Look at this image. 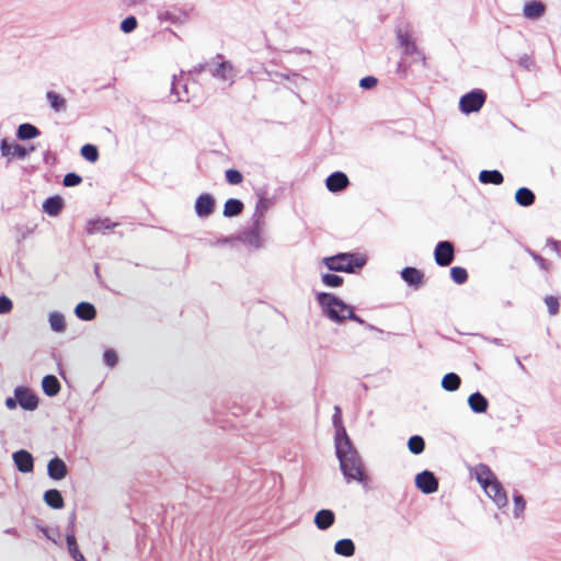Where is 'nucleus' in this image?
<instances>
[{"label": "nucleus", "mask_w": 561, "mask_h": 561, "mask_svg": "<svg viewBox=\"0 0 561 561\" xmlns=\"http://www.w3.org/2000/svg\"><path fill=\"white\" fill-rule=\"evenodd\" d=\"M468 404L474 413H484L489 408L488 400L480 392L470 394L468 398Z\"/></svg>", "instance_id": "obj_20"}, {"label": "nucleus", "mask_w": 561, "mask_h": 561, "mask_svg": "<svg viewBox=\"0 0 561 561\" xmlns=\"http://www.w3.org/2000/svg\"><path fill=\"white\" fill-rule=\"evenodd\" d=\"M14 396L19 405L26 411H34L38 407L37 396L28 388L16 387L14 389Z\"/></svg>", "instance_id": "obj_9"}, {"label": "nucleus", "mask_w": 561, "mask_h": 561, "mask_svg": "<svg viewBox=\"0 0 561 561\" xmlns=\"http://www.w3.org/2000/svg\"><path fill=\"white\" fill-rule=\"evenodd\" d=\"M333 425L335 427V437H334V444L342 443L344 440H351L345 427L342 423V416H341V409L339 407L334 408V414H333Z\"/></svg>", "instance_id": "obj_19"}, {"label": "nucleus", "mask_w": 561, "mask_h": 561, "mask_svg": "<svg viewBox=\"0 0 561 561\" xmlns=\"http://www.w3.org/2000/svg\"><path fill=\"white\" fill-rule=\"evenodd\" d=\"M260 207H261V208H264V207H265V202H264V199H260V202L257 203V205H256V209H259Z\"/></svg>", "instance_id": "obj_54"}, {"label": "nucleus", "mask_w": 561, "mask_h": 561, "mask_svg": "<svg viewBox=\"0 0 561 561\" xmlns=\"http://www.w3.org/2000/svg\"><path fill=\"white\" fill-rule=\"evenodd\" d=\"M401 277L409 285L419 287L423 282V274L414 267H405L401 272Z\"/></svg>", "instance_id": "obj_22"}, {"label": "nucleus", "mask_w": 561, "mask_h": 561, "mask_svg": "<svg viewBox=\"0 0 561 561\" xmlns=\"http://www.w3.org/2000/svg\"><path fill=\"white\" fill-rule=\"evenodd\" d=\"M41 530L48 540H51L54 543H58L60 535L57 530H50L46 527L41 528Z\"/></svg>", "instance_id": "obj_47"}, {"label": "nucleus", "mask_w": 561, "mask_h": 561, "mask_svg": "<svg viewBox=\"0 0 561 561\" xmlns=\"http://www.w3.org/2000/svg\"><path fill=\"white\" fill-rule=\"evenodd\" d=\"M450 276L456 284H463L468 278V273L463 267L455 266L450 270Z\"/></svg>", "instance_id": "obj_40"}, {"label": "nucleus", "mask_w": 561, "mask_h": 561, "mask_svg": "<svg viewBox=\"0 0 561 561\" xmlns=\"http://www.w3.org/2000/svg\"><path fill=\"white\" fill-rule=\"evenodd\" d=\"M317 302L322 313L333 322L340 323L346 319H351L360 324L364 323V321L354 313L352 306L345 304L331 293L317 294Z\"/></svg>", "instance_id": "obj_3"}, {"label": "nucleus", "mask_w": 561, "mask_h": 561, "mask_svg": "<svg viewBox=\"0 0 561 561\" xmlns=\"http://www.w3.org/2000/svg\"><path fill=\"white\" fill-rule=\"evenodd\" d=\"M207 70L214 78L231 85L237 76V71L230 61L224 60L222 56L218 55L207 65Z\"/></svg>", "instance_id": "obj_5"}, {"label": "nucleus", "mask_w": 561, "mask_h": 561, "mask_svg": "<svg viewBox=\"0 0 561 561\" xmlns=\"http://www.w3.org/2000/svg\"><path fill=\"white\" fill-rule=\"evenodd\" d=\"M545 304L549 310V313L551 316H554L558 313L559 311V300L558 298L553 297V296H547L545 298Z\"/></svg>", "instance_id": "obj_43"}, {"label": "nucleus", "mask_w": 561, "mask_h": 561, "mask_svg": "<svg viewBox=\"0 0 561 561\" xmlns=\"http://www.w3.org/2000/svg\"><path fill=\"white\" fill-rule=\"evenodd\" d=\"M13 461L19 471L28 473L33 470V456L26 450H19L12 455Z\"/></svg>", "instance_id": "obj_14"}, {"label": "nucleus", "mask_w": 561, "mask_h": 561, "mask_svg": "<svg viewBox=\"0 0 561 561\" xmlns=\"http://www.w3.org/2000/svg\"><path fill=\"white\" fill-rule=\"evenodd\" d=\"M547 245L559 257H561V242L549 239Z\"/></svg>", "instance_id": "obj_50"}, {"label": "nucleus", "mask_w": 561, "mask_h": 561, "mask_svg": "<svg viewBox=\"0 0 561 561\" xmlns=\"http://www.w3.org/2000/svg\"><path fill=\"white\" fill-rule=\"evenodd\" d=\"M313 522L320 530H325L334 524L335 515L331 510H320L316 513Z\"/></svg>", "instance_id": "obj_18"}, {"label": "nucleus", "mask_w": 561, "mask_h": 561, "mask_svg": "<svg viewBox=\"0 0 561 561\" xmlns=\"http://www.w3.org/2000/svg\"><path fill=\"white\" fill-rule=\"evenodd\" d=\"M75 313L78 318L89 321L95 317V308L89 302H80L75 309Z\"/></svg>", "instance_id": "obj_28"}, {"label": "nucleus", "mask_w": 561, "mask_h": 561, "mask_svg": "<svg viewBox=\"0 0 561 561\" xmlns=\"http://www.w3.org/2000/svg\"><path fill=\"white\" fill-rule=\"evenodd\" d=\"M243 209V204L241 201L236 198H230L225 203L224 206V216L225 217H233L239 215Z\"/></svg>", "instance_id": "obj_33"}, {"label": "nucleus", "mask_w": 561, "mask_h": 561, "mask_svg": "<svg viewBox=\"0 0 561 561\" xmlns=\"http://www.w3.org/2000/svg\"><path fill=\"white\" fill-rule=\"evenodd\" d=\"M226 179L230 184L237 185L242 182L243 176L238 170L230 169L226 171Z\"/></svg>", "instance_id": "obj_42"}, {"label": "nucleus", "mask_w": 561, "mask_h": 561, "mask_svg": "<svg viewBox=\"0 0 561 561\" xmlns=\"http://www.w3.org/2000/svg\"><path fill=\"white\" fill-rule=\"evenodd\" d=\"M44 502L55 510H60L65 505L61 493L56 489L48 490L44 493Z\"/></svg>", "instance_id": "obj_21"}, {"label": "nucleus", "mask_w": 561, "mask_h": 561, "mask_svg": "<svg viewBox=\"0 0 561 561\" xmlns=\"http://www.w3.org/2000/svg\"><path fill=\"white\" fill-rule=\"evenodd\" d=\"M43 391L49 396H56L60 390V383L58 379L53 375H47L42 380Z\"/></svg>", "instance_id": "obj_25"}, {"label": "nucleus", "mask_w": 561, "mask_h": 561, "mask_svg": "<svg viewBox=\"0 0 561 561\" xmlns=\"http://www.w3.org/2000/svg\"><path fill=\"white\" fill-rule=\"evenodd\" d=\"M158 19L161 22H169L173 24L184 23L187 20V13L178 9H168L158 13Z\"/></svg>", "instance_id": "obj_17"}, {"label": "nucleus", "mask_w": 561, "mask_h": 561, "mask_svg": "<svg viewBox=\"0 0 561 561\" xmlns=\"http://www.w3.org/2000/svg\"><path fill=\"white\" fill-rule=\"evenodd\" d=\"M46 99H47L50 107L55 112H65L67 110V101L62 95H60L54 91H48L46 93Z\"/></svg>", "instance_id": "obj_24"}, {"label": "nucleus", "mask_w": 561, "mask_h": 561, "mask_svg": "<svg viewBox=\"0 0 561 561\" xmlns=\"http://www.w3.org/2000/svg\"><path fill=\"white\" fill-rule=\"evenodd\" d=\"M48 322L54 332L62 333L66 330V320L62 313L58 311L48 314Z\"/></svg>", "instance_id": "obj_31"}, {"label": "nucleus", "mask_w": 561, "mask_h": 561, "mask_svg": "<svg viewBox=\"0 0 561 561\" xmlns=\"http://www.w3.org/2000/svg\"><path fill=\"white\" fill-rule=\"evenodd\" d=\"M138 22L135 16L125 18L119 25L123 33L128 34L137 28Z\"/></svg>", "instance_id": "obj_41"}, {"label": "nucleus", "mask_w": 561, "mask_h": 561, "mask_svg": "<svg viewBox=\"0 0 561 561\" xmlns=\"http://www.w3.org/2000/svg\"><path fill=\"white\" fill-rule=\"evenodd\" d=\"M397 38L399 41L403 54L414 57V60L421 61L422 65L425 64V57L419 50L413 39L412 32L408 26L398 28Z\"/></svg>", "instance_id": "obj_6"}, {"label": "nucleus", "mask_w": 561, "mask_h": 561, "mask_svg": "<svg viewBox=\"0 0 561 561\" xmlns=\"http://www.w3.org/2000/svg\"><path fill=\"white\" fill-rule=\"evenodd\" d=\"M81 156L89 162H95L99 159L98 148L93 145H84L81 148Z\"/></svg>", "instance_id": "obj_39"}, {"label": "nucleus", "mask_w": 561, "mask_h": 561, "mask_svg": "<svg viewBox=\"0 0 561 561\" xmlns=\"http://www.w3.org/2000/svg\"><path fill=\"white\" fill-rule=\"evenodd\" d=\"M348 183V178L343 172H334L325 181L327 188L333 193L341 192Z\"/></svg>", "instance_id": "obj_15"}, {"label": "nucleus", "mask_w": 561, "mask_h": 561, "mask_svg": "<svg viewBox=\"0 0 561 561\" xmlns=\"http://www.w3.org/2000/svg\"><path fill=\"white\" fill-rule=\"evenodd\" d=\"M215 208V199L208 194L199 195L195 202V213L199 218L208 217L213 214Z\"/></svg>", "instance_id": "obj_12"}, {"label": "nucleus", "mask_w": 561, "mask_h": 561, "mask_svg": "<svg viewBox=\"0 0 561 561\" xmlns=\"http://www.w3.org/2000/svg\"><path fill=\"white\" fill-rule=\"evenodd\" d=\"M479 180H480V182H482L484 184L500 185L503 183L504 179H503L502 173L499 172L497 170H492V171L484 170V171L480 172Z\"/></svg>", "instance_id": "obj_30"}, {"label": "nucleus", "mask_w": 561, "mask_h": 561, "mask_svg": "<svg viewBox=\"0 0 561 561\" xmlns=\"http://www.w3.org/2000/svg\"><path fill=\"white\" fill-rule=\"evenodd\" d=\"M335 445L336 457L340 462V469L347 483L356 481L363 485L366 484L367 474L365 472L363 460L353 446L351 440L340 442Z\"/></svg>", "instance_id": "obj_1"}, {"label": "nucleus", "mask_w": 561, "mask_h": 561, "mask_svg": "<svg viewBox=\"0 0 561 561\" xmlns=\"http://www.w3.org/2000/svg\"><path fill=\"white\" fill-rule=\"evenodd\" d=\"M47 473L49 478L54 480H61L67 476L68 469L65 461L56 457L49 460L47 465Z\"/></svg>", "instance_id": "obj_16"}, {"label": "nucleus", "mask_w": 561, "mask_h": 561, "mask_svg": "<svg viewBox=\"0 0 561 561\" xmlns=\"http://www.w3.org/2000/svg\"><path fill=\"white\" fill-rule=\"evenodd\" d=\"M81 181H82V179L78 174L68 173L65 175L62 183L65 186L70 187V186H76V185L80 184Z\"/></svg>", "instance_id": "obj_46"}, {"label": "nucleus", "mask_w": 561, "mask_h": 561, "mask_svg": "<svg viewBox=\"0 0 561 561\" xmlns=\"http://www.w3.org/2000/svg\"><path fill=\"white\" fill-rule=\"evenodd\" d=\"M41 131L38 128L32 124L24 123L21 124L16 129V137L20 140H30L38 137Z\"/></svg>", "instance_id": "obj_23"}, {"label": "nucleus", "mask_w": 561, "mask_h": 561, "mask_svg": "<svg viewBox=\"0 0 561 561\" xmlns=\"http://www.w3.org/2000/svg\"><path fill=\"white\" fill-rule=\"evenodd\" d=\"M321 280L327 287H341L343 285V278L335 274L323 273L321 274Z\"/></svg>", "instance_id": "obj_36"}, {"label": "nucleus", "mask_w": 561, "mask_h": 561, "mask_svg": "<svg viewBox=\"0 0 561 561\" xmlns=\"http://www.w3.org/2000/svg\"><path fill=\"white\" fill-rule=\"evenodd\" d=\"M366 262L367 259L364 254L347 252L325 256L321 260V264L329 271L344 273H355L357 270L362 268Z\"/></svg>", "instance_id": "obj_4"}, {"label": "nucleus", "mask_w": 561, "mask_h": 561, "mask_svg": "<svg viewBox=\"0 0 561 561\" xmlns=\"http://www.w3.org/2000/svg\"><path fill=\"white\" fill-rule=\"evenodd\" d=\"M103 359L108 367H114L117 364L118 356L114 350L110 348L104 352Z\"/></svg>", "instance_id": "obj_45"}, {"label": "nucleus", "mask_w": 561, "mask_h": 561, "mask_svg": "<svg viewBox=\"0 0 561 561\" xmlns=\"http://www.w3.org/2000/svg\"><path fill=\"white\" fill-rule=\"evenodd\" d=\"M415 485L425 494H431L437 491L438 481L431 471H423L415 477Z\"/></svg>", "instance_id": "obj_10"}, {"label": "nucleus", "mask_w": 561, "mask_h": 561, "mask_svg": "<svg viewBox=\"0 0 561 561\" xmlns=\"http://www.w3.org/2000/svg\"><path fill=\"white\" fill-rule=\"evenodd\" d=\"M34 149V146L27 149L18 142H9L7 139H2L0 142L1 156L7 158L9 161H11L12 159L23 160Z\"/></svg>", "instance_id": "obj_8"}, {"label": "nucleus", "mask_w": 561, "mask_h": 561, "mask_svg": "<svg viewBox=\"0 0 561 561\" xmlns=\"http://www.w3.org/2000/svg\"><path fill=\"white\" fill-rule=\"evenodd\" d=\"M173 81H175V76L173 77ZM172 92L178 94V92L175 91V82H172Z\"/></svg>", "instance_id": "obj_56"}, {"label": "nucleus", "mask_w": 561, "mask_h": 561, "mask_svg": "<svg viewBox=\"0 0 561 561\" xmlns=\"http://www.w3.org/2000/svg\"><path fill=\"white\" fill-rule=\"evenodd\" d=\"M515 201L518 205L527 207L535 202V195L530 190L522 187L516 191Z\"/></svg>", "instance_id": "obj_32"}, {"label": "nucleus", "mask_w": 561, "mask_h": 561, "mask_svg": "<svg viewBox=\"0 0 561 561\" xmlns=\"http://www.w3.org/2000/svg\"><path fill=\"white\" fill-rule=\"evenodd\" d=\"M546 13V4L539 0H530L523 5V15L527 20H538Z\"/></svg>", "instance_id": "obj_13"}, {"label": "nucleus", "mask_w": 561, "mask_h": 561, "mask_svg": "<svg viewBox=\"0 0 561 561\" xmlns=\"http://www.w3.org/2000/svg\"><path fill=\"white\" fill-rule=\"evenodd\" d=\"M103 228H108V226H107V225H105V221H101V220H99V221H91V222H89V225H88V231H89L90 233H93V232L100 231V230H102Z\"/></svg>", "instance_id": "obj_48"}, {"label": "nucleus", "mask_w": 561, "mask_h": 561, "mask_svg": "<svg viewBox=\"0 0 561 561\" xmlns=\"http://www.w3.org/2000/svg\"><path fill=\"white\" fill-rule=\"evenodd\" d=\"M128 4H137L140 0H124Z\"/></svg>", "instance_id": "obj_55"}, {"label": "nucleus", "mask_w": 561, "mask_h": 561, "mask_svg": "<svg viewBox=\"0 0 561 561\" xmlns=\"http://www.w3.org/2000/svg\"><path fill=\"white\" fill-rule=\"evenodd\" d=\"M4 404L9 410H14L18 407L19 402L15 397L14 398L9 397L5 399Z\"/></svg>", "instance_id": "obj_52"}, {"label": "nucleus", "mask_w": 561, "mask_h": 561, "mask_svg": "<svg viewBox=\"0 0 561 561\" xmlns=\"http://www.w3.org/2000/svg\"><path fill=\"white\" fill-rule=\"evenodd\" d=\"M408 447L412 454L419 455L424 450V447H425L424 439L417 435L412 436V437H410V439L408 442Z\"/></svg>", "instance_id": "obj_37"}, {"label": "nucleus", "mask_w": 561, "mask_h": 561, "mask_svg": "<svg viewBox=\"0 0 561 561\" xmlns=\"http://www.w3.org/2000/svg\"><path fill=\"white\" fill-rule=\"evenodd\" d=\"M245 240H247V242H248L251 247H253V248H255V249H260V248H262V247H263V242H264V241H263V238H262V236H261V233H260V231H259V229H253V230H251V231L247 234Z\"/></svg>", "instance_id": "obj_38"}, {"label": "nucleus", "mask_w": 561, "mask_h": 561, "mask_svg": "<svg viewBox=\"0 0 561 561\" xmlns=\"http://www.w3.org/2000/svg\"><path fill=\"white\" fill-rule=\"evenodd\" d=\"M334 552L343 557H352L355 553V545L351 539H340L334 545Z\"/></svg>", "instance_id": "obj_26"}, {"label": "nucleus", "mask_w": 561, "mask_h": 561, "mask_svg": "<svg viewBox=\"0 0 561 561\" xmlns=\"http://www.w3.org/2000/svg\"><path fill=\"white\" fill-rule=\"evenodd\" d=\"M435 262L440 266L449 265L454 260V247L449 241H440L434 251Z\"/></svg>", "instance_id": "obj_11"}, {"label": "nucleus", "mask_w": 561, "mask_h": 561, "mask_svg": "<svg viewBox=\"0 0 561 561\" xmlns=\"http://www.w3.org/2000/svg\"><path fill=\"white\" fill-rule=\"evenodd\" d=\"M486 99L482 90H473L460 98L459 108L465 114L478 112L484 104Z\"/></svg>", "instance_id": "obj_7"}, {"label": "nucleus", "mask_w": 561, "mask_h": 561, "mask_svg": "<svg viewBox=\"0 0 561 561\" xmlns=\"http://www.w3.org/2000/svg\"><path fill=\"white\" fill-rule=\"evenodd\" d=\"M376 84H377V79L375 77H370V76L369 77H365V78L360 79V81H359V85L363 89H371Z\"/></svg>", "instance_id": "obj_49"}, {"label": "nucleus", "mask_w": 561, "mask_h": 561, "mask_svg": "<svg viewBox=\"0 0 561 561\" xmlns=\"http://www.w3.org/2000/svg\"><path fill=\"white\" fill-rule=\"evenodd\" d=\"M533 257L537 262L538 266L541 270H545V271L549 270L550 265H549V263L543 257H541L539 255H536V254H533Z\"/></svg>", "instance_id": "obj_51"}, {"label": "nucleus", "mask_w": 561, "mask_h": 561, "mask_svg": "<svg viewBox=\"0 0 561 561\" xmlns=\"http://www.w3.org/2000/svg\"><path fill=\"white\" fill-rule=\"evenodd\" d=\"M513 503H514V507H513L514 517L515 518H520L523 516V514H524L525 508H526V501L523 497V495H520L518 493H515L513 495Z\"/></svg>", "instance_id": "obj_35"}, {"label": "nucleus", "mask_w": 561, "mask_h": 561, "mask_svg": "<svg viewBox=\"0 0 561 561\" xmlns=\"http://www.w3.org/2000/svg\"><path fill=\"white\" fill-rule=\"evenodd\" d=\"M66 542H67L68 552L75 561H85L83 554L80 552V550L78 548L76 536H75L73 531L67 534Z\"/></svg>", "instance_id": "obj_29"}, {"label": "nucleus", "mask_w": 561, "mask_h": 561, "mask_svg": "<svg viewBox=\"0 0 561 561\" xmlns=\"http://www.w3.org/2000/svg\"><path fill=\"white\" fill-rule=\"evenodd\" d=\"M5 533L12 536H18V531L15 528H9L5 530Z\"/></svg>", "instance_id": "obj_53"}, {"label": "nucleus", "mask_w": 561, "mask_h": 561, "mask_svg": "<svg viewBox=\"0 0 561 561\" xmlns=\"http://www.w3.org/2000/svg\"><path fill=\"white\" fill-rule=\"evenodd\" d=\"M62 204L61 197L53 196L44 202L43 210L50 216H57L62 208Z\"/></svg>", "instance_id": "obj_27"}, {"label": "nucleus", "mask_w": 561, "mask_h": 561, "mask_svg": "<svg viewBox=\"0 0 561 561\" xmlns=\"http://www.w3.org/2000/svg\"><path fill=\"white\" fill-rule=\"evenodd\" d=\"M460 378L454 373L446 374L442 379V387L447 391H456L460 386Z\"/></svg>", "instance_id": "obj_34"}, {"label": "nucleus", "mask_w": 561, "mask_h": 561, "mask_svg": "<svg viewBox=\"0 0 561 561\" xmlns=\"http://www.w3.org/2000/svg\"><path fill=\"white\" fill-rule=\"evenodd\" d=\"M470 473L497 508L502 510L507 506V492L499 481L496 474L486 465L479 463L474 466L471 468Z\"/></svg>", "instance_id": "obj_2"}, {"label": "nucleus", "mask_w": 561, "mask_h": 561, "mask_svg": "<svg viewBox=\"0 0 561 561\" xmlns=\"http://www.w3.org/2000/svg\"><path fill=\"white\" fill-rule=\"evenodd\" d=\"M12 309H13L12 300L4 295L0 296V314H8L12 311Z\"/></svg>", "instance_id": "obj_44"}]
</instances>
